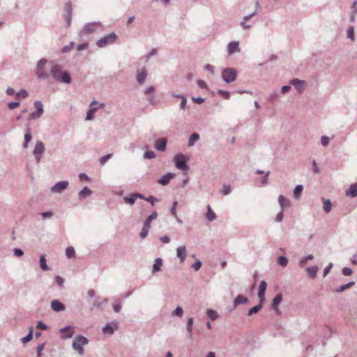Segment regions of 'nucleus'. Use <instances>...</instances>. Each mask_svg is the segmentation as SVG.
<instances>
[{
	"instance_id": "51",
	"label": "nucleus",
	"mask_w": 357,
	"mask_h": 357,
	"mask_svg": "<svg viewBox=\"0 0 357 357\" xmlns=\"http://www.w3.org/2000/svg\"><path fill=\"white\" fill-rule=\"evenodd\" d=\"M112 157V153H109V154H107L102 157H101L100 159H99V162L101 165H104L105 163H106Z\"/></svg>"
},
{
	"instance_id": "53",
	"label": "nucleus",
	"mask_w": 357,
	"mask_h": 357,
	"mask_svg": "<svg viewBox=\"0 0 357 357\" xmlns=\"http://www.w3.org/2000/svg\"><path fill=\"white\" fill-rule=\"evenodd\" d=\"M88 47H89L88 43H83L79 44L77 46V52H82V50H85L88 48Z\"/></svg>"
},
{
	"instance_id": "24",
	"label": "nucleus",
	"mask_w": 357,
	"mask_h": 357,
	"mask_svg": "<svg viewBox=\"0 0 357 357\" xmlns=\"http://www.w3.org/2000/svg\"><path fill=\"white\" fill-rule=\"evenodd\" d=\"M105 106V103H99L97 101H91V120L93 119V115L95 112L98 109L102 108Z\"/></svg>"
},
{
	"instance_id": "32",
	"label": "nucleus",
	"mask_w": 357,
	"mask_h": 357,
	"mask_svg": "<svg viewBox=\"0 0 357 357\" xmlns=\"http://www.w3.org/2000/svg\"><path fill=\"white\" fill-rule=\"evenodd\" d=\"M262 303L260 302L258 305L254 306L253 307L248 310V315L252 316V314L257 313L262 309Z\"/></svg>"
},
{
	"instance_id": "14",
	"label": "nucleus",
	"mask_w": 357,
	"mask_h": 357,
	"mask_svg": "<svg viewBox=\"0 0 357 357\" xmlns=\"http://www.w3.org/2000/svg\"><path fill=\"white\" fill-rule=\"evenodd\" d=\"M51 308L55 312H61L66 310V306L59 300H52L51 302Z\"/></svg>"
},
{
	"instance_id": "54",
	"label": "nucleus",
	"mask_w": 357,
	"mask_h": 357,
	"mask_svg": "<svg viewBox=\"0 0 357 357\" xmlns=\"http://www.w3.org/2000/svg\"><path fill=\"white\" fill-rule=\"evenodd\" d=\"M330 142V138L327 136H321V143L324 146H327Z\"/></svg>"
},
{
	"instance_id": "20",
	"label": "nucleus",
	"mask_w": 357,
	"mask_h": 357,
	"mask_svg": "<svg viewBox=\"0 0 357 357\" xmlns=\"http://www.w3.org/2000/svg\"><path fill=\"white\" fill-rule=\"evenodd\" d=\"M174 177V174L173 173H167L165 175L162 176L158 181V183L161 184L162 185H167L169 184L170 179Z\"/></svg>"
},
{
	"instance_id": "34",
	"label": "nucleus",
	"mask_w": 357,
	"mask_h": 357,
	"mask_svg": "<svg viewBox=\"0 0 357 357\" xmlns=\"http://www.w3.org/2000/svg\"><path fill=\"white\" fill-rule=\"evenodd\" d=\"M355 284V282L354 281H351L345 284H343V285H341L340 287H339L338 288H337L335 291V292H342V291H344V290H346L347 289H349L350 287H351L352 286H354Z\"/></svg>"
},
{
	"instance_id": "55",
	"label": "nucleus",
	"mask_w": 357,
	"mask_h": 357,
	"mask_svg": "<svg viewBox=\"0 0 357 357\" xmlns=\"http://www.w3.org/2000/svg\"><path fill=\"white\" fill-rule=\"evenodd\" d=\"M43 115V113L38 112V111H34L30 114V119H37Z\"/></svg>"
},
{
	"instance_id": "17",
	"label": "nucleus",
	"mask_w": 357,
	"mask_h": 357,
	"mask_svg": "<svg viewBox=\"0 0 357 357\" xmlns=\"http://www.w3.org/2000/svg\"><path fill=\"white\" fill-rule=\"evenodd\" d=\"M267 284L264 280L260 282L259 290H258V297L260 299V302L262 303L264 299L265 291L266 290Z\"/></svg>"
},
{
	"instance_id": "49",
	"label": "nucleus",
	"mask_w": 357,
	"mask_h": 357,
	"mask_svg": "<svg viewBox=\"0 0 357 357\" xmlns=\"http://www.w3.org/2000/svg\"><path fill=\"white\" fill-rule=\"evenodd\" d=\"M172 314L174 316L181 317L183 314V308L180 305H178L176 307L175 310L173 312Z\"/></svg>"
},
{
	"instance_id": "19",
	"label": "nucleus",
	"mask_w": 357,
	"mask_h": 357,
	"mask_svg": "<svg viewBox=\"0 0 357 357\" xmlns=\"http://www.w3.org/2000/svg\"><path fill=\"white\" fill-rule=\"evenodd\" d=\"M187 250L185 246H179L176 249V256L179 258V260L181 263H183L186 257Z\"/></svg>"
},
{
	"instance_id": "27",
	"label": "nucleus",
	"mask_w": 357,
	"mask_h": 357,
	"mask_svg": "<svg viewBox=\"0 0 357 357\" xmlns=\"http://www.w3.org/2000/svg\"><path fill=\"white\" fill-rule=\"evenodd\" d=\"M278 203L281 208V210H284L285 208L290 206V202L283 195H280L278 197Z\"/></svg>"
},
{
	"instance_id": "5",
	"label": "nucleus",
	"mask_w": 357,
	"mask_h": 357,
	"mask_svg": "<svg viewBox=\"0 0 357 357\" xmlns=\"http://www.w3.org/2000/svg\"><path fill=\"white\" fill-rule=\"evenodd\" d=\"M47 63L46 59H41L38 61L36 68V74L39 79H46L49 77V74L45 71V65Z\"/></svg>"
},
{
	"instance_id": "25",
	"label": "nucleus",
	"mask_w": 357,
	"mask_h": 357,
	"mask_svg": "<svg viewBox=\"0 0 357 357\" xmlns=\"http://www.w3.org/2000/svg\"><path fill=\"white\" fill-rule=\"evenodd\" d=\"M205 218L208 222H212L217 218L216 214L209 205L207 206V211L205 214Z\"/></svg>"
},
{
	"instance_id": "11",
	"label": "nucleus",
	"mask_w": 357,
	"mask_h": 357,
	"mask_svg": "<svg viewBox=\"0 0 357 357\" xmlns=\"http://www.w3.org/2000/svg\"><path fill=\"white\" fill-rule=\"evenodd\" d=\"M61 337L68 339L73 337L74 334L73 327L71 326H65L60 329Z\"/></svg>"
},
{
	"instance_id": "44",
	"label": "nucleus",
	"mask_w": 357,
	"mask_h": 357,
	"mask_svg": "<svg viewBox=\"0 0 357 357\" xmlns=\"http://www.w3.org/2000/svg\"><path fill=\"white\" fill-rule=\"evenodd\" d=\"M278 263L280 266H281L282 267H285V266H287V265L288 264V259L284 256H280L278 259Z\"/></svg>"
},
{
	"instance_id": "35",
	"label": "nucleus",
	"mask_w": 357,
	"mask_h": 357,
	"mask_svg": "<svg viewBox=\"0 0 357 357\" xmlns=\"http://www.w3.org/2000/svg\"><path fill=\"white\" fill-rule=\"evenodd\" d=\"M194 319L192 317H190L188 319L187 325H186V330L188 333V337L190 338L192 337V325H193Z\"/></svg>"
},
{
	"instance_id": "13",
	"label": "nucleus",
	"mask_w": 357,
	"mask_h": 357,
	"mask_svg": "<svg viewBox=\"0 0 357 357\" xmlns=\"http://www.w3.org/2000/svg\"><path fill=\"white\" fill-rule=\"evenodd\" d=\"M147 70L144 68L137 72L136 79L139 85H142L146 79Z\"/></svg>"
},
{
	"instance_id": "7",
	"label": "nucleus",
	"mask_w": 357,
	"mask_h": 357,
	"mask_svg": "<svg viewBox=\"0 0 357 357\" xmlns=\"http://www.w3.org/2000/svg\"><path fill=\"white\" fill-rule=\"evenodd\" d=\"M45 146L43 142L38 140L36 142L35 144V147L33 151V154L34 155L35 160L37 163H39L40 162V160L42 158L43 154L45 152Z\"/></svg>"
},
{
	"instance_id": "8",
	"label": "nucleus",
	"mask_w": 357,
	"mask_h": 357,
	"mask_svg": "<svg viewBox=\"0 0 357 357\" xmlns=\"http://www.w3.org/2000/svg\"><path fill=\"white\" fill-rule=\"evenodd\" d=\"M73 15V6L70 1L66 3L65 13L63 14V17L66 22V26H70Z\"/></svg>"
},
{
	"instance_id": "50",
	"label": "nucleus",
	"mask_w": 357,
	"mask_h": 357,
	"mask_svg": "<svg viewBox=\"0 0 357 357\" xmlns=\"http://www.w3.org/2000/svg\"><path fill=\"white\" fill-rule=\"evenodd\" d=\"M144 159H153L155 158V154L152 151H146L143 155Z\"/></svg>"
},
{
	"instance_id": "1",
	"label": "nucleus",
	"mask_w": 357,
	"mask_h": 357,
	"mask_svg": "<svg viewBox=\"0 0 357 357\" xmlns=\"http://www.w3.org/2000/svg\"><path fill=\"white\" fill-rule=\"evenodd\" d=\"M51 68L49 75H50L54 80L60 83L70 84L72 78L70 73L67 70H63V66L61 64L54 63L51 62Z\"/></svg>"
},
{
	"instance_id": "6",
	"label": "nucleus",
	"mask_w": 357,
	"mask_h": 357,
	"mask_svg": "<svg viewBox=\"0 0 357 357\" xmlns=\"http://www.w3.org/2000/svg\"><path fill=\"white\" fill-rule=\"evenodd\" d=\"M175 166L177 169L187 172L189 167L187 164L186 157L183 154H177L174 156ZM186 174V172H185Z\"/></svg>"
},
{
	"instance_id": "56",
	"label": "nucleus",
	"mask_w": 357,
	"mask_h": 357,
	"mask_svg": "<svg viewBox=\"0 0 357 357\" xmlns=\"http://www.w3.org/2000/svg\"><path fill=\"white\" fill-rule=\"evenodd\" d=\"M147 202H149L152 206L155 205V202H158L159 199L155 198L153 196L150 195L147 198L145 199Z\"/></svg>"
},
{
	"instance_id": "46",
	"label": "nucleus",
	"mask_w": 357,
	"mask_h": 357,
	"mask_svg": "<svg viewBox=\"0 0 357 357\" xmlns=\"http://www.w3.org/2000/svg\"><path fill=\"white\" fill-rule=\"evenodd\" d=\"M66 257L69 259L75 257V251L73 247H68L66 250Z\"/></svg>"
},
{
	"instance_id": "45",
	"label": "nucleus",
	"mask_w": 357,
	"mask_h": 357,
	"mask_svg": "<svg viewBox=\"0 0 357 357\" xmlns=\"http://www.w3.org/2000/svg\"><path fill=\"white\" fill-rule=\"evenodd\" d=\"M123 200L126 203L129 204L130 205H133L135 202L136 198L135 197H133V193H131L130 195V197H123Z\"/></svg>"
},
{
	"instance_id": "12",
	"label": "nucleus",
	"mask_w": 357,
	"mask_h": 357,
	"mask_svg": "<svg viewBox=\"0 0 357 357\" xmlns=\"http://www.w3.org/2000/svg\"><path fill=\"white\" fill-rule=\"evenodd\" d=\"M167 142L166 138H159L155 141L154 147L159 151H165L167 149Z\"/></svg>"
},
{
	"instance_id": "42",
	"label": "nucleus",
	"mask_w": 357,
	"mask_h": 357,
	"mask_svg": "<svg viewBox=\"0 0 357 357\" xmlns=\"http://www.w3.org/2000/svg\"><path fill=\"white\" fill-rule=\"evenodd\" d=\"M121 301L116 300L115 302L112 305V308L115 312H119L121 310Z\"/></svg>"
},
{
	"instance_id": "59",
	"label": "nucleus",
	"mask_w": 357,
	"mask_h": 357,
	"mask_svg": "<svg viewBox=\"0 0 357 357\" xmlns=\"http://www.w3.org/2000/svg\"><path fill=\"white\" fill-rule=\"evenodd\" d=\"M202 266V262L197 259L192 265V268L195 271H197L200 269Z\"/></svg>"
},
{
	"instance_id": "58",
	"label": "nucleus",
	"mask_w": 357,
	"mask_h": 357,
	"mask_svg": "<svg viewBox=\"0 0 357 357\" xmlns=\"http://www.w3.org/2000/svg\"><path fill=\"white\" fill-rule=\"evenodd\" d=\"M29 96L28 92L25 89H22L20 91L16 93V96L18 98L22 96L23 98H26Z\"/></svg>"
},
{
	"instance_id": "64",
	"label": "nucleus",
	"mask_w": 357,
	"mask_h": 357,
	"mask_svg": "<svg viewBox=\"0 0 357 357\" xmlns=\"http://www.w3.org/2000/svg\"><path fill=\"white\" fill-rule=\"evenodd\" d=\"M197 83L199 88L202 89H207V84L202 79H197Z\"/></svg>"
},
{
	"instance_id": "10",
	"label": "nucleus",
	"mask_w": 357,
	"mask_h": 357,
	"mask_svg": "<svg viewBox=\"0 0 357 357\" xmlns=\"http://www.w3.org/2000/svg\"><path fill=\"white\" fill-rule=\"evenodd\" d=\"M305 82L297 78L292 79L289 81V84L295 87V89L300 93H303L304 91V86Z\"/></svg>"
},
{
	"instance_id": "41",
	"label": "nucleus",
	"mask_w": 357,
	"mask_h": 357,
	"mask_svg": "<svg viewBox=\"0 0 357 357\" xmlns=\"http://www.w3.org/2000/svg\"><path fill=\"white\" fill-rule=\"evenodd\" d=\"M206 314L208 317V318L213 321L217 319L219 317L217 312L211 309L207 310Z\"/></svg>"
},
{
	"instance_id": "26",
	"label": "nucleus",
	"mask_w": 357,
	"mask_h": 357,
	"mask_svg": "<svg viewBox=\"0 0 357 357\" xmlns=\"http://www.w3.org/2000/svg\"><path fill=\"white\" fill-rule=\"evenodd\" d=\"M162 266V259L161 258H156L155 259L154 264L153 265L152 273L155 274L157 272L161 271V267Z\"/></svg>"
},
{
	"instance_id": "21",
	"label": "nucleus",
	"mask_w": 357,
	"mask_h": 357,
	"mask_svg": "<svg viewBox=\"0 0 357 357\" xmlns=\"http://www.w3.org/2000/svg\"><path fill=\"white\" fill-rule=\"evenodd\" d=\"M282 300V296L280 293L278 294L273 300L272 307L276 313L279 312L278 305L281 303Z\"/></svg>"
},
{
	"instance_id": "63",
	"label": "nucleus",
	"mask_w": 357,
	"mask_h": 357,
	"mask_svg": "<svg viewBox=\"0 0 357 357\" xmlns=\"http://www.w3.org/2000/svg\"><path fill=\"white\" fill-rule=\"evenodd\" d=\"M13 253L16 257H22L24 255L23 250L20 248H14Z\"/></svg>"
},
{
	"instance_id": "22",
	"label": "nucleus",
	"mask_w": 357,
	"mask_h": 357,
	"mask_svg": "<svg viewBox=\"0 0 357 357\" xmlns=\"http://www.w3.org/2000/svg\"><path fill=\"white\" fill-rule=\"evenodd\" d=\"M345 195L349 197H357V183H354L350 185L349 188L346 190Z\"/></svg>"
},
{
	"instance_id": "48",
	"label": "nucleus",
	"mask_w": 357,
	"mask_h": 357,
	"mask_svg": "<svg viewBox=\"0 0 357 357\" xmlns=\"http://www.w3.org/2000/svg\"><path fill=\"white\" fill-rule=\"evenodd\" d=\"M75 45L74 42H70L69 45H65L61 50L62 53L69 52L75 47Z\"/></svg>"
},
{
	"instance_id": "4",
	"label": "nucleus",
	"mask_w": 357,
	"mask_h": 357,
	"mask_svg": "<svg viewBox=\"0 0 357 357\" xmlns=\"http://www.w3.org/2000/svg\"><path fill=\"white\" fill-rule=\"evenodd\" d=\"M221 75L225 82L230 84L236 79L237 70L234 68H226L222 71Z\"/></svg>"
},
{
	"instance_id": "33",
	"label": "nucleus",
	"mask_w": 357,
	"mask_h": 357,
	"mask_svg": "<svg viewBox=\"0 0 357 357\" xmlns=\"http://www.w3.org/2000/svg\"><path fill=\"white\" fill-rule=\"evenodd\" d=\"M256 174H264V175L261 177V183L263 185H266L267 184V181H268V177L270 174V172L268 171L266 172H264V171L262 170H260V169H257L256 171Z\"/></svg>"
},
{
	"instance_id": "31",
	"label": "nucleus",
	"mask_w": 357,
	"mask_h": 357,
	"mask_svg": "<svg viewBox=\"0 0 357 357\" xmlns=\"http://www.w3.org/2000/svg\"><path fill=\"white\" fill-rule=\"evenodd\" d=\"M323 201V209L326 213H329L332 209V203L330 199L322 198Z\"/></svg>"
},
{
	"instance_id": "18",
	"label": "nucleus",
	"mask_w": 357,
	"mask_h": 357,
	"mask_svg": "<svg viewBox=\"0 0 357 357\" xmlns=\"http://www.w3.org/2000/svg\"><path fill=\"white\" fill-rule=\"evenodd\" d=\"M117 328V324L116 323H107L103 328L102 332L105 334L112 335L114 330Z\"/></svg>"
},
{
	"instance_id": "62",
	"label": "nucleus",
	"mask_w": 357,
	"mask_h": 357,
	"mask_svg": "<svg viewBox=\"0 0 357 357\" xmlns=\"http://www.w3.org/2000/svg\"><path fill=\"white\" fill-rule=\"evenodd\" d=\"M36 328L40 330H46L47 326V325L43 322L42 321H38L37 323Z\"/></svg>"
},
{
	"instance_id": "9",
	"label": "nucleus",
	"mask_w": 357,
	"mask_h": 357,
	"mask_svg": "<svg viewBox=\"0 0 357 357\" xmlns=\"http://www.w3.org/2000/svg\"><path fill=\"white\" fill-rule=\"evenodd\" d=\"M68 185L69 182L68 181H61L56 183L50 190L52 193H61L67 189Z\"/></svg>"
},
{
	"instance_id": "3",
	"label": "nucleus",
	"mask_w": 357,
	"mask_h": 357,
	"mask_svg": "<svg viewBox=\"0 0 357 357\" xmlns=\"http://www.w3.org/2000/svg\"><path fill=\"white\" fill-rule=\"evenodd\" d=\"M117 39V36L114 32L104 36L97 40L96 45L100 48L105 47L109 45L114 44Z\"/></svg>"
},
{
	"instance_id": "29",
	"label": "nucleus",
	"mask_w": 357,
	"mask_h": 357,
	"mask_svg": "<svg viewBox=\"0 0 357 357\" xmlns=\"http://www.w3.org/2000/svg\"><path fill=\"white\" fill-rule=\"evenodd\" d=\"M26 132L24 135V142L23 144L24 149H26L28 147V144L32 139V135L31 133V128L29 126L26 127Z\"/></svg>"
},
{
	"instance_id": "38",
	"label": "nucleus",
	"mask_w": 357,
	"mask_h": 357,
	"mask_svg": "<svg viewBox=\"0 0 357 357\" xmlns=\"http://www.w3.org/2000/svg\"><path fill=\"white\" fill-rule=\"evenodd\" d=\"M199 139V135L197 133H193L191 135L188 139V146H193L195 143Z\"/></svg>"
},
{
	"instance_id": "28",
	"label": "nucleus",
	"mask_w": 357,
	"mask_h": 357,
	"mask_svg": "<svg viewBox=\"0 0 357 357\" xmlns=\"http://www.w3.org/2000/svg\"><path fill=\"white\" fill-rule=\"evenodd\" d=\"M158 218V213L155 211H153L150 215L147 217L145 220L143 225L151 228V222L152 220H155Z\"/></svg>"
},
{
	"instance_id": "39",
	"label": "nucleus",
	"mask_w": 357,
	"mask_h": 357,
	"mask_svg": "<svg viewBox=\"0 0 357 357\" xmlns=\"http://www.w3.org/2000/svg\"><path fill=\"white\" fill-rule=\"evenodd\" d=\"M33 332V327H30L29 333L25 337H24L21 339V342L24 344V343L29 342L31 340H32Z\"/></svg>"
},
{
	"instance_id": "16",
	"label": "nucleus",
	"mask_w": 357,
	"mask_h": 357,
	"mask_svg": "<svg viewBox=\"0 0 357 357\" xmlns=\"http://www.w3.org/2000/svg\"><path fill=\"white\" fill-rule=\"evenodd\" d=\"M248 302V299L247 297H245V296H243L242 294H238L234 300L233 307H232V309H231V310L236 308V307L237 305H238L240 304H245V303H247Z\"/></svg>"
},
{
	"instance_id": "37",
	"label": "nucleus",
	"mask_w": 357,
	"mask_h": 357,
	"mask_svg": "<svg viewBox=\"0 0 357 357\" xmlns=\"http://www.w3.org/2000/svg\"><path fill=\"white\" fill-rule=\"evenodd\" d=\"M303 187L302 185H297L294 190V197L295 199L300 198Z\"/></svg>"
},
{
	"instance_id": "30",
	"label": "nucleus",
	"mask_w": 357,
	"mask_h": 357,
	"mask_svg": "<svg viewBox=\"0 0 357 357\" xmlns=\"http://www.w3.org/2000/svg\"><path fill=\"white\" fill-rule=\"evenodd\" d=\"M39 264H40V268L43 271H47L50 270V267L47 264V261H46L45 255H40V260H39Z\"/></svg>"
},
{
	"instance_id": "40",
	"label": "nucleus",
	"mask_w": 357,
	"mask_h": 357,
	"mask_svg": "<svg viewBox=\"0 0 357 357\" xmlns=\"http://www.w3.org/2000/svg\"><path fill=\"white\" fill-rule=\"evenodd\" d=\"M314 259V256L311 254L301 258L298 261V265L300 266H303L308 260H312Z\"/></svg>"
},
{
	"instance_id": "52",
	"label": "nucleus",
	"mask_w": 357,
	"mask_h": 357,
	"mask_svg": "<svg viewBox=\"0 0 357 357\" xmlns=\"http://www.w3.org/2000/svg\"><path fill=\"white\" fill-rule=\"evenodd\" d=\"M218 93L221 95L226 100H229L230 98V93L227 91L220 89L218 90Z\"/></svg>"
},
{
	"instance_id": "47",
	"label": "nucleus",
	"mask_w": 357,
	"mask_h": 357,
	"mask_svg": "<svg viewBox=\"0 0 357 357\" xmlns=\"http://www.w3.org/2000/svg\"><path fill=\"white\" fill-rule=\"evenodd\" d=\"M34 107L36 109V111H38V112H41L43 114L44 109H43V105L41 101L40 100H36L34 102Z\"/></svg>"
},
{
	"instance_id": "57",
	"label": "nucleus",
	"mask_w": 357,
	"mask_h": 357,
	"mask_svg": "<svg viewBox=\"0 0 357 357\" xmlns=\"http://www.w3.org/2000/svg\"><path fill=\"white\" fill-rule=\"evenodd\" d=\"M181 101L180 102V108L184 109L186 107L187 99L184 96H181Z\"/></svg>"
},
{
	"instance_id": "43",
	"label": "nucleus",
	"mask_w": 357,
	"mask_h": 357,
	"mask_svg": "<svg viewBox=\"0 0 357 357\" xmlns=\"http://www.w3.org/2000/svg\"><path fill=\"white\" fill-rule=\"evenodd\" d=\"M149 229L150 228L143 225L142 230L139 233V237L142 239H144L145 238H146L149 234Z\"/></svg>"
},
{
	"instance_id": "15",
	"label": "nucleus",
	"mask_w": 357,
	"mask_h": 357,
	"mask_svg": "<svg viewBox=\"0 0 357 357\" xmlns=\"http://www.w3.org/2000/svg\"><path fill=\"white\" fill-rule=\"evenodd\" d=\"M239 43L237 41L230 42L227 45V52L229 54H232L235 52H239Z\"/></svg>"
},
{
	"instance_id": "36",
	"label": "nucleus",
	"mask_w": 357,
	"mask_h": 357,
	"mask_svg": "<svg viewBox=\"0 0 357 357\" xmlns=\"http://www.w3.org/2000/svg\"><path fill=\"white\" fill-rule=\"evenodd\" d=\"M79 199H82L89 196V188L88 186L84 187V188L78 194Z\"/></svg>"
},
{
	"instance_id": "23",
	"label": "nucleus",
	"mask_w": 357,
	"mask_h": 357,
	"mask_svg": "<svg viewBox=\"0 0 357 357\" xmlns=\"http://www.w3.org/2000/svg\"><path fill=\"white\" fill-rule=\"evenodd\" d=\"M318 271L319 268L317 266H313L306 268L307 276L310 279H314L317 277Z\"/></svg>"
},
{
	"instance_id": "60",
	"label": "nucleus",
	"mask_w": 357,
	"mask_h": 357,
	"mask_svg": "<svg viewBox=\"0 0 357 357\" xmlns=\"http://www.w3.org/2000/svg\"><path fill=\"white\" fill-rule=\"evenodd\" d=\"M353 273V271L351 268L344 267L342 269V274L345 276L351 275Z\"/></svg>"
},
{
	"instance_id": "61",
	"label": "nucleus",
	"mask_w": 357,
	"mask_h": 357,
	"mask_svg": "<svg viewBox=\"0 0 357 357\" xmlns=\"http://www.w3.org/2000/svg\"><path fill=\"white\" fill-rule=\"evenodd\" d=\"M178 202L177 201H175L172 204V206L170 209V212L173 216H176V206H177Z\"/></svg>"
},
{
	"instance_id": "2",
	"label": "nucleus",
	"mask_w": 357,
	"mask_h": 357,
	"mask_svg": "<svg viewBox=\"0 0 357 357\" xmlns=\"http://www.w3.org/2000/svg\"><path fill=\"white\" fill-rule=\"evenodd\" d=\"M89 343V340L79 335L77 336L73 342L72 347L75 351H76L79 355H83L84 349L83 346Z\"/></svg>"
}]
</instances>
